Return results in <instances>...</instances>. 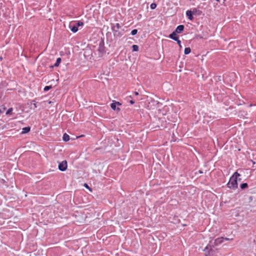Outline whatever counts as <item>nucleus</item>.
<instances>
[{
	"label": "nucleus",
	"instance_id": "nucleus-15",
	"mask_svg": "<svg viewBox=\"0 0 256 256\" xmlns=\"http://www.w3.org/2000/svg\"><path fill=\"white\" fill-rule=\"evenodd\" d=\"M74 24L77 26H82L84 25V22L82 21H78Z\"/></svg>",
	"mask_w": 256,
	"mask_h": 256
},
{
	"label": "nucleus",
	"instance_id": "nucleus-19",
	"mask_svg": "<svg viewBox=\"0 0 256 256\" xmlns=\"http://www.w3.org/2000/svg\"><path fill=\"white\" fill-rule=\"evenodd\" d=\"M114 36L117 37H120L122 36V34L118 30V32L116 33L114 32Z\"/></svg>",
	"mask_w": 256,
	"mask_h": 256
},
{
	"label": "nucleus",
	"instance_id": "nucleus-27",
	"mask_svg": "<svg viewBox=\"0 0 256 256\" xmlns=\"http://www.w3.org/2000/svg\"><path fill=\"white\" fill-rule=\"evenodd\" d=\"M231 239L229 238H224V240H230Z\"/></svg>",
	"mask_w": 256,
	"mask_h": 256
},
{
	"label": "nucleus",
	"instance_id": "nucleus-22",
	"mask_svg": "<svg viewBox=\"0 0 256 256\" xmlns=\"http://www.w3.org/2000/svg\"><path fill=\"white\" fill-rule=\"evenodd\" d=\"M12 108H10L6 112V114H11L12 112Z\"/></svg>",
	"mask_w": 256,
	"mask_h": 256
},
{
	"label": "nucleus",
	"instance_id": "nucleus-8",
	"mask_svg": "<svg viewBox=\"0 0 256 256\" xmlns=\"http://www.w3.org/2000/svg\"><path fill=\"white\" fill-rule=\"evenodd\" d=\"M117 106L115 104V103L112 101V102L110 104V107L112 110H116L117 112L120 111V108L116 107Z\"/></svg>",
	"mask_w": 256,
	"mask_h": 256
},
{
	"label": "nucleus",
	"instance_id": "nucleus-14",
	"mask_svg": "<svg viewBox=\"0 0 256 256\" xmlns=\"http://www.w3.org/2000/svg\"><path fill=\"white\" fill-rule=\"evenodd\" d=\"M190 52H191V50H190V48L188 47V48H184V52L185 54H189Z\"/></svg>",
	"mask_w": 256,
	"mask_h": 256
},
{
	"label": "nucleus",
	"instance_id": "nucleus-7",
	"mask_svg": "<svg viewBox=\"0 0 256 256\" xmlns=\"http://www.w3.org/2000/svg\"><path fill=\"white\" fill-rule=\"evenodd\" d=\"M184 26L183 25H179L176 27L174 32L177 34H180L184 30Z\"/></svg>",
	"mask_w": 256,
	"mask_h": 256
},
{
	"label": "nucleus",
	"instance_id": "nucleus-5",
	"mask_svg": "<svg viewBox=\"0 0 256 256\" xmlns=\"http://www.w3.org/2000/svg\"><path fill=\"white\" fill-rule=\"evenodd\" d=\"M194 11L196 12V8H194V10H193V12L190 10H188L186 12V16H188V18L190 20H193L192 14H193V12Z\"/></svg>",
	"mask_w": 256,
	"mask_h": 256
},
{
	"label": "nucleus",
	"instance_id": "nucleus-21",
	"mask_svg": "<svg viewBox=\"0 0 256 256\" xmlns=\"http://www.w3.org/2000/svg\"><path fill=\"white\" fill-rule=\"evenodd\" d=\"M51 86H46L44 88V92H47L51 88Z\"/></svg>",
	"mask_w": 256,
	"mask_h": 256
},
{
	"label": "nucleus",
	"instance_id": "nucleus-13",
	"mask_svg": "<svg viewBox=\"0 0 256 256\" xmlns=\"http://www.w3.org/2000/svg\"><path fill=\"white\" fill-rule=\"evenodd\" d=\"M62 61V60L60 58H58L56 59V63L54 64V66L57 67L59 66L60 62Z\"/></svg>",
	"mask_w": 256,
	"mask_h": 256
},
{
	"label": "nucleus",
	"instance_id": "nucleus-26",
	"mask_svg": "<svg viewBox=\"0 0 256 256\" xmlns=\"http://www.w3.org/2000/svg\"><path fill=\"white\" fill-rule=\"evenodd\" d=\"M134 94L135 95V96H138V92H134Z\"/></svg>",
	"mask_w": 256,
	"mask_h": 256
},
{
	"label": "nucleus",
	"instance_id": "nucleus-12",
	"mask_svg": "<svg viewBox=\"0 0 256 256\" xmlns=\"http://www.w3.org/2000/svg\"><path fill=\"white\" fill-rule=\"evenodd\" d=\"M62 139L64 142H68L70 140V136L68 134H64L63 135Z\"/></svg>",
	"mask_w": 256,
	"mask_h": 256
},
{
	"label": "nucleus",
	"instance_id": "nucleus-30",
	"mask_svg": "<svg viewBox=\"0 0 256 256\" xmlns=\"http://www.w3.org/2000/svg\"><path fill=\"white\" fill-rule=\"evenodd\" d=\"M206 256H208V255L206 254Z\"/></svg>",
	"mask_w": 256,
	"mask_h": 256
},
{
	"label": "nucleus",
	"instance_id": "nucleus-20",
	"mask_svg": "<svg viewBox=\"0 0 256 256\" xmlns=\"http://www.w3.org/2000/svg\"><path fill=\"white\" fill-rule=\"evenodd\" d=\"M138 32V30L136 29H134L133 30H132L131 32V34L132 36H134L136 35Z\"/></svg>",
	"mask_w": 256,
	"mask_h": 256
},
{
	"label": "nucleus",
	"instance_id": "nucleus-4",
	"mask_svg": "<svg viewBox=\"0 0 256 256\" xmlns=\"http://www.w3.org/2000/svg\"><path fill=\"white\" fill-rule=\"evenodd\" d=\"M68 28L74 33H76L78 30V26L75 24L74 23H70Z\"/></svg>",
	"mask_w": 256,
	"mask_h": 256
},
{
	"label": "nucleus",
	"instance_id": "nucleus-28",
	"mask_svg": "<svg viewBox=\"0 0 256 256\" xmlns=\"http://www.w3.org/2000/svg\"><path fill=\"white\" fill-rule=\"evenodd\" d=\"M84 186H86V188H88V184H84Z\"/></svg>",
	"mask_w": 256,
	"mask_h": 256
},
{
	"label": "nucleus",
	"instance_id": "nucleus-25",
	"mask_svg": "<svg viewBox=\"0 0 256 256\" xmlns=\"http://www.w3.org/2000/svg\"><path fill=\"white\" fill-rule=\"evenodd\" d=\"M130 102L131 104H133L134 103V102L133 100H130Z\"/></svg>",
	"mask_w": 256,
	"mask_h": 256
},
{
	"label": "nucleus",
	"instance_id": "nucleus-23",
	"mask_svg": "<svg viewBox=\"0 0 256 256\" xmlns=\"http://www.w3.org/2000/svg\"><path fill=\"white\" fill-rule=\"evenodd\" d=\"M178 44L180 46V47H181V42L180 40L178 39V38L176 40Z\"/></svg>",
	"mask_w": 256,
	"mask_h": 256
},
{
	"label": "nucleus",
	"instance_id": "nucleus-18",
	"mask_svg": "<svg viewBox=\"0 0 256 256\" xmlns=\"http://www.w3.org/2000/svg\"><path fill=\"white\" fill-rule=\"evenodd\" d=\"M156 4L155 3H152L150 5V8L152 10H154L156 8Z\"/></svg>",
	"mask_w": 256,
	"mask_h": 256
},
{
	"label": "nucleus",
	"instance_id": "nucleus-10",
	"mask_svg": "<svg viewBox=\"0 0 256 256\" xmlns=\"http://www.w3.org/2000/svg\"><path fill=\"white\" fill-rule=\"evenodd\" d=\"M37 108V105L36 100H33L30 102V108L31 109H34Z\"/></svg>",
	"mask_w": 256,
	"mask_h": 256
},
{
	"label": "nucleus",
	"instance_id": "nucleus-9",
	"mask_svg": "<svg viewBox=\"0 0 256 256\" xmlns=\"http://www.w3.org/2000/svg\"><path fill=\"white\" fill-rule=\"evenodd\" d=\"M169 38L174 40H176L178 38V37L176 36V33L174 32H173L171 34H170Z\"/></svg>",
	"mask_w": 256,
	"mask_h": 256
},
{
	"label": "nucleus",
	"instance_id": "nucleus-24",
	"mask_svg": "<svg viewBox=\"0 0 256 256\" xmlns=\"http://www.w3.org/2000/svg\"><path fill=\"white\" fill-rule=\"evenodd\" d=\"M114 102L115 103V104L118 106H120L122 105V104L120 103V102H116V101H114V100H113Z\"/></svg>",
	"mask_w": 256,
	"mask_h": 256
},
{
	"label": "nucleus",
	"instance_id": "nucleus-29",
	"mask_svg": "<svg viewBox=\"0 0 256 256\" xmlns=\"http://www.w3.org/2000/svg\"><path fill=\"white\" fill-rule=\"evenodd\" d=\"M216 2H219L220 0H216Z\"/></svg>",
	"mask_w": 256,
	"mask_h": 256
},
{
	"label": "nucleus",
	"instance_id": "nucleus-11",
	"mask_svg": "<svg viewBox=\"0 0 256 256\" xmlns=\"http://www.w3.org/2000/svg\"><path fill=\"white\" fill-rule=\"evenodd\" d=\"M30 128L29 126L24 127L22 129V134H24L30 131Z\"/></svg>",
	"mask_w": 256,
	"mask_h": 256
},
{
	"label": "nucleus",
	"instance_id": "nucleus-16",
	"mask_svg": "<svg viewBox=\"0 0 256 256\" xmlns=\"http://www.w3.org/2000/svg\"><path fill=\"white\" fill-rule=\"evenodd\" d=\"M132 50L134 52H137L138 50V46L137 45H133L132 46Z\"/></svg>",
	"mask_w": 256,
	"mask_h": 256
},
{
	"label": "nucleus",
	"instance_id": "nucleus-1",
	"mask_svg": "<svg viewBox=\"0 0 256 256\" xmlns=\"http://www.w3.org/2000/svg\"><path fill=\"white\" fill-rule=\"evenodd\" d=\"M239 176H240V174L238 172H235L230 177L229 182L227 184L229 188L235 190L238 188L237 178Z\"/></svg>",
	"mask_w": 256,
	"mask_h": 256
},
{
	"label": "nucleus",
	"instance_id": "nucleus-17",
	"mask_svg": "<svg viewBox=\"0 0 256 256\" xmlns=\"http://www.w3.org/2000/svg\"><path fill=\"white\" fill-rule=\"evenodd\" d=\"M248 184L246 183H242L240 184V186L242 189H244L248 187Z\"/></svg>",
	"mask_w": 256,
	"mask_h": 256
},
{
	"label": "nucleus",
	"instance_id": "nucleus-3",
	"mask_svg": "<svg viewBox=\"0 0 256 256\" xmlns=\"http://www.w3.org/2000/svg\"><path fill=\"white\" fill-rule=\"evenodd\" d=\"M58 168L62 172L65 171L68 168L67 162L66 160H63L59 164Z\"/></svg>",
	"mask_w": 256,
	"mask_h": 256
},
{
	"label": "nucleus",
	"instance_id": "nucleus-2",
	"mask_svg": "<svg viewBox=\"0 0 256 256\" xmlns=\"http://www.w3.org/2000/svg\"><path fill=\"white\" fill-rule=\"evenodd\" d=\"M224 242V238L220 237L218 238L215 240H211L210 241V244H208L204 248V250L206 249H209V248L212 250V247H214L218 246L222 244Z\"/></svg>",
	"mask_w": 256,
	"mask_h": 256
},
{
	"label": "nucleus",
	"instance_id": "nucleus-6",
	"mask_svg": "<svg viewBox=\"0 0 256 256\" xmlns=\"http://www.w3.org/2000/svg\"><path fill=\"white\" fill-rule=\"evenodd\" d=\"M120 28V24L118 23H116V24H113L112 26V30L114 32L116 33L118 32V30Z\"/></svg>",
	"mask_w": 256,
	"mask_h": 256
}]
</instances>
